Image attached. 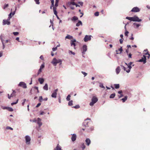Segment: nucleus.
I'll return each instance as SVG.
<instances>
[{"instance_id": "nucleus-1", "label": "nucleus", "mask_w": 150, "mask_h": 150, "mask_svg": "<svg viewBox=\"0 0 150 150\" xmlns=\"http://www.w3.org/2000/svg\"><path fill=\"white\" fill-rule=\"evenodd\" d=\"M91 119L88 118H87L86 120H85L83 123V125L85 127H89L92 122L91 121Z\"/></svg>"}, {"instance_id": "nucleus-2", "label": "nucleus", "mask_w": 150, "mask_h": 150, "mask_svg": "<svg viewBox=\"0 0 150 150\" xmlns=\"http://www.w3.org/2000/svg\"><path fill=\"white\" fill-rule=\"evenodd\" d=\"M98 100V98L96 96H93L91 99V102L90 103V105L91 106H93Z\"/></svg>"}, {"instance_id": "nucleus-3", "label": "nucleus", "mask_w": 150, "mask_h": 150, "mask_svg": "<svg viewBox=\"0 0 150 150\" xmlns=\"http://www.w3.org/2000/svg\"><path fill=\"white\" fill-rule=\"evenodd\" d=\"M51 63L54 66H56L57 64L59 63H60V64L62 63V61L61 59H57L56 58H54L53 60H52Z\"/></svg>"}, {"instance_id": "nucleus-4", "label": "nucleus", "mask_w": 150, "mask_h": 150, "mask_svg": "<svg viewBox=\"0 0 150 150\" xmlns=\"http://www.w3.org/2000/svg\"><path fill=\"white\" fill-rule=\"evenodd\" d=\"M25 143L27 145H30V144L31 138L28 135H26L25 137Z\"/></svg>"}, {"instance_id": "nucleus-5", "label": "nucleus", "mask_w": 150, "mask_h": 150, "mask_svg": "<svg viewBox=\"0 0 150 150\" xmlns=\"http://www.w3.org/2000/svg\"><path fill=\"white\" fill-rule=\"evenodd\" d=\"M91 35H86L84 38V40L85 42H87L88 41L90 40L91 39Z\"/></svg>"}, {"instance_id": "nucleus-6", "label": "nucleus", "mask_w": 150, "mask_h": 150, "mask_svg": "<svg viewBox=\"0 0 150 150\" xmlns=\"http://www.w3.org/2000/svg\"><path fill=\"white\" fill-rule=\"evenodd\" d=\"M4 35L2 34H1V35H0V39L1 40V42L2 43V45H3V49H4L5 47V45L4 44V40L3 39V38H4Z\"/></svg>"}, {"instance_id": "nucleus-7", "label": "nucleus", "mask_w": 150, "mask_h": 150, "mask_svg": "<svg viewBox=\"0 0 150 150\" xmlns=\"http://www.w3.org/2000/svg\"><path fill=\"white\" fill-rule=\"evenodd\" d=\"M133 21L139 22L142 21L141 19H139V18L136 16H134L133 17Z\"/></svg>"}, {"instance_id": "nucleus-8", "label": "nucleus", "mask_w": 150, "mask_h": 150, "mask_svg": "<svg viewBox=\"0 0 150 150\" xmlns=\"http://www.w3.org/2000/svg\"><path fill=\"white\" fill-rule=\"evenodd\" d=\"M58 91V89H55L54 90L53 92L52 93V95L51 96L52 98H56L57 97V91Z\"/></svg>"}, {"instance_id": "nucleus-9", "label": "nucleus", "mask_w": 150, "mask_h": 150, "mask_svg": "<svg viewBox=\"0 0 150 150\" xmlns=\"http://www.w3.org/2000/svg\"><path fill=\"white\" fill-rule=\"evenodd\" d=\"M87 50V46L86 45H83L82 50V53L83 54H85V53L86 52Z\"/></svg>"}, {"instance_id": "nucleus-10", "label": "nucleus", "mask_w": 150, "mask_h": 150, "mask_svg": "<svg viewBox=\"0 0 150 150\" xmlns=\"http://www.w3.org/2000/svg\"><path fill=\"white\" fill-rule=\"evenodd\" d=\"M18 86L22 87L24 88H27L26 85L24 82H21L18 85Z\"/></svg>"}, {"instance_id": "nucleus-11", "label": "nucleus", "mask_w": 150, "mask_h": 150, "mask_svg": "<svg viewBox=\"0 0 150 150\" xmlns=\"http://www.w3.org/2000/svg\"><path fill=\"white\" fill-rule=\"evenodd\" d=\"M139 62H143L144 64H145L146 62V57L145 55H143V57L142 58L139 59L138 61Z\"/></svg>"}, {"instance_id": "nucleus-12", "label": "nucleus", "mask_w": 150, "mask_h": 150, "mask_svg": "<svg viewBox=\"0 0 150 150\" xmlns=\"http://www.w3.org/2000/svg\"><path fill=\"white\" fill-rule=\"evenodd\" d=\"M10 19H7L6 20H3V25H5L6 24L9 25L10 24V22L9 21Z\"/></svg>"}, {"instance_id": "nucleus-13", "label": "nucleus", "mask_w": 150, "mask_h": 150, "mask_svg": "<svg viewBox=\"0 0 150 150\" xmlns=\"http://www.w3.org/2000/svg\"><path fill=\"white\" fill-rule=\"evenodd\" d=\"M41 119L38 118L37 119V123L38 124L39 127H40L42 125V123L41 122Z\"/></svg>"}, {"instance_id": "nucleus-14", "label": "nucleus", "mask_w": 150, "mask_h": 150, "mask_svg": "<svg viewBox=\"0 0 150 150\" xmlns=\"http://www.w3.org/2000/svg\"><path fill=\"white\" fill-rule=\"evenodd\" d=\"M139 9L137 7H134L131 11L134 12H139Z\"/></svg>"}, {"instance_id": "nucleus-15", "label": "nucleus", "mask_w": 150, "mask_h": 150, "mask_svg": "<svg viewBox=\"0 0 150 150\" xmlns=\"http://www.w3.org/2000/svg\"><path fill=\"white\" fill-rule=\"evenodd\" d=\"M76 136L75 134H72V136L71 137V139L73 142L75 141L76 139Z\"/></svg>"}, {"instance_id": "nucleus-16", "label": "nucleus", "mask_w": 150, "mask_h": 150, "mask_svg": "<svg viewBox=\"0 0 150 150\" xmlns=\"http://www.w3.org/2000/svg\"><path fill=\"white\" fill-rule=\"evenodd\" d=\"M85 142L88 146H89L91 143V141L89 138H87L85 140Z\"/></svg>"}, {"instance_id": "nucleus-17", "label": "nucleus", "mask_w": 150, "mask_h": 150, "mask_svg": "<svg viewBox=\"0 0 150 150\" xmlns=\"http://www.w3.org/2000/svg\"><path fill=\"white\" fill-rule=\"evenodd\" d=\"M76 41L75 39H74L73 40H71V46H74L75 47L76 46V44L75 42H76Z\"/></svg>"}, {"instance_id": "nucleus-18", "label": "nucleus", "mask_w": 150, "mask_h": 150, "mask_svg": "<svg viewBox=\"0 0 150 150\" xmlns=\"http://www.w3.org/2000/svg\"><path fill=\"white\" fill-rule=\"evenodd\" d=\"M38 80L41 84H42L44 81V79L43 78H39L38 79Z\"/></svg>"}, {"instance_id": "nucleus-19", "label": "nucleus", "mask_w": 150, "mask_h": 150, "mask_svg": "<svg viewBox=\"0 0 150 150\" xmlns=\"http://www.w3.org/2000/svg\"><path fill=\"white\" fill-rule=\"evenodd\" d=\"M120 67H118L116 69V71L117 74H118L120 73Z\"/></svg>"}, {"instance_id": "nucleus-20", "label": "nucleus", "mask_w": 150, "mask_h": 150, "mask_svg": "<svg viewBox=\"0 0 150 150\" xmlns=\"http://www.w3.org/2000/svg\"><path fill=\"white\" fill-rule=\"evenodd\" d=\"M132 67V65L128 66L127 68L128 69L127 70V71H126V72L127 73H129L130 72V70L131 69Z\"/></svg>"}, {"instance_id": "nucleus-21", "label": "nucleus", "mask_w": 150, "mask_h": 150, "mask_svg": "<svg viewBox=\"0 0 150 150\" xmlns=\"http://www.w3.org/2000/svg\"><path fill=\"white\" fill-rule=\"evenodd\" d=\"M16 93L15 91L14 90H13V93L10 96V97H9V98L10 99L12 97H13L14 96H15V93Z\"/></svg>"}, {"instance_id": "nucleus-22", "label": "nucleus", "mask_w": 150, "mask_h": 150, "mask_svg": "<svg viewBox=\"0 0 150 150\" xmlns=\"http://www.w3.org/2000/svg\"><path fill=\"white\" fill-rule=\"evenodd\" d=\"M78 19V18L77 17L74 16L71 18V20L73 21H74L77 20Z\"/></svg>"}, {"instance_id": "nucleus-23", "label": "nucleus", "mask_w": 150, "mask_h": 150, "mask_svg": "<svg viewBox=\"0 0 150 150\" xmlns=\"http://www.w3.org/2000/svg\"><path fill=\"white\" fill-rule=\"evenodd\" d=\"M80 25H82V23L81 21H79L78 22L76 23V25L77 26H79Z\"/></svg>"}, {"instance_id": "nucleus-24", "label": "nucleus", "mask_w": 150, "mask_h": 150, "mask_svg": "<svg viewBox=\"0 0 150 150\" xmlns=\"http://www.w3.org/2000/svg\"><path fill=\"white\" fill-rule=\"evenodd\" d=\"M61 147L59 145V144H58L56 147L54 149V150H61Z\"/></svg>"}, {"instance_id": "nucleus-25", "label": "nucleus", "mask_w": 150, "mask_h": 150, "mask_svg": "<svg viewBox=\"0 0 150 150\" xmlns=\"http://www.w3.org/2000/svg\"><path fill=\"white\" fill-rule=\"evenodd\" d=\"M43 88L44 90H45L47 91L48 90V85L47 83H46L45 84V85L43 87Z\"/></svg>"}, {"instance_id": "nucleus-26", "label": "nucleus", "mask_w": 150, "mask_h": 150, "mask_svg": "<svg viewBox=\"0 0 150 150\" xmlns=\"http://www.w3.org/2000/svg\"><path fill=\"white\" fill-rule=\"evenodd\" d=\"M94 129V127L93 126L90 127L87 129V131L88 132H90L93 130Z\"/></svg>"}, {"instance_id": "nucleus-27", "label": "nucleus", "mask_w": 150, "mask_h": 150, "mask_svg": "<svg viewBox=\"0 0 150 150\" xmlns=\"http://www.w3.org/2000/svg\"><path fill=\"white\" fill-rule=\"evenodd\" d=\"M73 38V37L69 35H67L65 37L66 39H71Z\"/></svg>"}, {"instance_id": "nucleus-28", "label": "nucleus", "mask_w": 150, "mask_h": 150, "mask_svg": "<svg viewBox=\"0 0 150 150\" xmlns=\"http://www.w3.org/2000/svg\"><path fill=\"white\" fill-rule=\"evenodd\" d=\"M81 147L82 148V150H84L86 146L84 143H82L81 144Z\"/></svg>"}, {"instance_id": "nucleus-29", "label": "nucleus", "mask_w": 150, "mask_h": 150, "mask_svg": "<svg viewBox=\"0 0 150 150\" xmlns=\"http://www.w3.org/2000/svg\"><path fill=\"white\" fill-rule=\"evenodd\" d=\"M127 96H125L124 98L121 99V100L123 102H124L126 100H127Z\"/></svg>"}, {"instance_id": "nucleus-30", "label": "nucleus", "mask_w": 150, "mask_h": 150, "mask_svg": "<svg viewBox=\"0 0 150 150\" xmlns=\"http://www.w3.org/2000/svg\"><path fill=\"white\" fill-rule=\"evenodd\" d=\"M118 50L119 51H120V53H118V52H117L116 53V54H121L122 52V51H123V50L122 49V47H121L119 49H118Z\"/></svg>"}, {"instance_id": "nucleus-31", "label": "nucleus", "mask_w": 150, "mask_h": 150, "mask_svg": "<svg viewBox=\"0 0 150 150\" xmlns=\"http://www.w3.org/2000/svg\"><path fill=\"white\" fill-rule=\"evenodd\" d=\"M53 10L54 11V14L56 15L57 16V12L56 10V8L55 7H53Z\"/></svg>"}, {"instance_id": "nucleus-32", "label": "nucleus", "mask_w": 150, "mask_h": 150, "mask_svg": "<svg viewBox=\"0 0 150 150\" xmlns=\"http://www.w3.org/2000/svg\"><path fill=\"white\" fill-rule=\"evenodd\" d=\"M126 18L131 21H133V17H127Z\"/></svg>"}, {"instance_id": "nucleus-33", "label": "nucleus", "mask_w": 150, "mask_h": 150, "mask_svg": "<svg viewBox=\"0 0 150 150\" xmlns=\"http://www.w3.org/2000/svg\"><path fill=\"white\" fill-rule=\"evenodd\" d=\"M114 86L116 89L119 88L120 87L119 84H115Z\"/></svg>"}, {"instance_id": "nucleus-34", "label": "nucleus", "mask_w": 150, "mask_h": 150, "mask_svg": "<svg viewBox=\"0 0 150 150\" xmlns=\"http://www.w3.org/2000/svg\"><path fill=\"white\" fill-rule=\"evenodd\" d=\"M115 93H113L112 94H111L110 97V98H113L115 96Z\"/></svg>"}, {"instance_id": "nucleus-35", "label": "nucleus", "mask_w": 150, "mask_h": 150, "mask_svg": "<svg viewBox=\"0 0 150 150\" xmlns=\"http://www.w3.org/2000/svg\"><path fill=\"white\" fill-rule=\"evenodd\" d=\"M121 66L122 69L124 70L126 72V71H127V69L126 68L123 66L121 65Z\"/></svg>"}, {"instance_id": "nucleus-36", "label": "nucleus", "mask_w": 150, "mask_h": 150, "mask_svg": "<svg viewBox=\"0 0 150 150\" xmlns=\"http://www.w3.org/2000/svg\"><path fill=\"white\" fill-rule=\"evenodd\" d=\"M71 96L70 95H68L66 98V100L67 101H69L70 100Z\"/></svg>"}, {"instance_id": "nucleus-37", "label": "nucleus", "mask_w": 150, "mask_h": 150, "mask_svg": "<svg viewBox=\"0 0 150 150\" xmlns=\"http://www.w3.org/2000/svg\"><path fill=\"white\" fill-rule=\"evenodd\" d=\"M18 99L16 102H13L11 103V105L13 106V105L16 104L18 102Z\"/></svg>"}, {"instance_id": "nucleus-38", "label": "nucleus", "mask_w": 150, "mask_h": 150, "mask_svg": "<svg viewBox=\"0 0 150 150\" xmlns=\"http://www.w3.org/2000/svg\"><path fill=\"white\" fill-rule=\"evenodd\" d=\"M68 105L69 106H71L73 105V101L71 100L68 103Z\"/></svg>"}, {"instance_id": "nucleus-39", "label": "nucleus", "mask_w": 150, "mask_h": 150, "mask_svg": "<svg viewBox=\"0 0 150 150\" xmlns=\"http://www.w3.org/2000/svg\"><path fill=\"white\" fill-rule=\"evenodd\" d=\"M8 110L10 112H12L13 111V109L11 107H8Z\"/></svg>"}, {"instance_id": "nucleus-40", "label": "nucleus", "mask_w": 150, "mask_h": 150, "mask_svg": "<svg viewBox=\"0 0 150 150\" xmlns=\"http://www.w3.org/2000/svg\"><path fill=\"white\" fill-rule=\"evenodd\" d=\"M133 25H136L137 28H138L140 26V25L137 24L136 23H134Z\"/></svg>"}, {"instance_id": "nucleus-41", "label": "nucleus", "mask_w": 150, "mask_h": 150, "mask_svg": "<svg viewBox=\"0 0 150 150\" xmlns=\"http://www.w3.org/2000/svg\"><path fill=\"white\" fill-rule=\"evenodd\" d=\"M79 107L80 106L79 105H76V106L72 107V108H74L75 109L79 108Z\"/></svg>"}, {"instance_id": "nucleus-42", "label": "nucleus", "mask_w": 150, "mask_h": 150, "mask_svg": "<svg viewBox=\"0 0 150 150\" xmlns=\"http://www.w3.org/2000/svg\"><path fill=\"white\" fill-rule=\"evenodd\" d=\"M42 100H43V99L42 98V96H40L39 98V101L40 102H42Z\"/></svg>"}, {"instance_id": "nucleus-43", "label": "nucleus", "mask_w": 150, "mask_h": 150, "mask_svg": "<svg viewBox=\"0 0 150 150\" xmlns=\"http://www.w3.org/2000/svg\"><path fill=\"white\" fill-rule=\"evenodd\" d=\"M11 15H12V12H11L8 15V19H10L12 17Z\"/></svg>"}, {"instance_id": "nucleus-44", "label": "nucleus", "mask_w": 150, "mask_h": 150, "mask_svg": "<svg viewBox=\"0 0 150 150\" xmlns=\"http://www.w3.org/2000/svg\"><path fill=\"white\" fill-rule=\"evenodd\" d=\"M69 54H72L74 55H75V53L74 52H72V51L71 50H69Z\"/></svg>"}, {"instance_id": "nucleus-45", "label": "nucleus", "mask_w": 150, "mask_h": 150, "mask_svg": "<svg viewBox=\"0 0 150 150\" xmlns=\"http://www.w3.org/2000/svg\"><path fill=\"white\" fill-rule=\"evenodd\" d=\"M99 13L98 12H96L94 13V15L95 16H99Z\"/></svg>"}, {"instance_id": "nucleus-46", "label": "nucleus", "mask_w": 150, "mask_h": 150, "mask_svg": "<svg viewBox=\"0 0 150 150\" xmlns=\"http://www.w3.org/2000/svg\"><path fill=\"white\" fill-rule=\"evenodd\" d=\"M81 73L84 75V77L86 76L87 75V73L83 71H81Z\"/></svg>"}, {"instance_id": "nucleus-47", "label": "nucleus", "mask_w": 150, "mask_h": 150, "mask_svg": "<svg viewBox=\"0 0 150 150\" xmlns=\"http://www.w3.org/2000/svg\"><path fill=\"white\" fill-rule=\"evenodd\" d=\"M8 4H5V5H4V6L3 9H5L6 8L8 7Z\"/></svg>"}, {"instance_id": "nucleus-48", "label": "nucleus", "mask_w": 150, "mask_h": 150, "mask_svg": "<svg viewBox=\"0 0 150 150\" xmlns=\"http://www.w3.org/2000/svg\"><path fill=\"white\" fill-rule=\"evenodd\" d=\"M100 87L101 88H105V87L103 85V84H102V83L100 84Z\"/></svg>"}, {"instance_id": "nucleus-49", "label": "nucleus", "mask_w": 150, "mask_h": 150, "mask_svg": "<svg viewBox=\"0 0 150 150\" xmlns=\"http://www.w3.org/2000/svg\"><path fill=\"white\" fill-rule=\"evenodd\" d=\"M13 33L14 35L16 36L17 35L19 34V33L18 32H13Z\"/></svg>"}, {"instance_id": "nucleus-50", "label": "nucleus", "mask_w": 150, "mask_h": 150, "mask_svg": "<svg viewBox=\"0 0 150 150\" xmlns=\"http://www.w3.org/2000/svg\"><path fill=\"white\" fill-rule=\"evenodd\" d=\"M36 4H39L40 3L39 0H34Z\"/></svg>"}, {"instance_id": "nucleus-51", "label": "nucleus", "mask_w": 150, "mask_h": 150, "mask_svg": "<svg viewBox=\"0 0 150 150\" xmlns=\"http://www.w3.org/2000/svg\"><path fill=\"white\" fill-rule=\"evenodd\" d=\"M6 129H11V130H13V128H11V127H6Z\"/></svg>"}, {"instance_id": "nucleus-52", "label": "nucleus", "mask_w": 150, "mask_h": 150, "mask_svg": "<svg viewBox=\"0 0 150 150\" xmlns=\"http://www.w3.org/2000/svg\"><path fill=\"white\" fill-rule=\"evenodd\" d=\"M44 65L43 64H42L40 66V69H42L44 67Z\"/></svg>"}, {"instance_id": "nucleus-53", "label": "nucleus", "mask_w": 150, "mask_h": 150, "mask_svg": "<svg viewBox=\"0 0 150 150\" xmlns=\"http://www.w3.org/2000/svg\"><path fill=\"white\" fill-rule=\"evenodd\" d=\"M71 4L73 5H76V4L74 2V1H71Z\"/></svg>"}, {"instance_id": "nucleus-54", "label": "nucleus", "mask_w": 150, "mask_h": 150, "mask_svg": "<svg viewBox=\"0 0 150 150\" xmlns=\"http://www.w3.org/2000/svg\"><path fill=\"white\" fill-rule=\"evenodd\" d=\"M132 63H133L132 62H130L128 64V66L132 65V67H133L134 66V64L132 65Z\"/></svg>"}, {"instance_id": "nucleus-55", "label": "nucleus", "mask_w": 150, "mask_h": 150, "mask_svg": "<svg viewBox=\"0 0 150 150\" xmlns=\"http://www.w3.org/2000/svg\"><path fill=\"white\" fill-rule=\"evenodd\" d=\"M57 50V47H53L52 48V50L53 51H55Z\"/></svg>"}, {"instance_id": "nucleus-56", "label": "nucleus", "mask_w": 150, "mask_h": 150, "mask_svg": "<svg viewBox=\"0 0 150 150\" xmlns=\"http://www.w3.org/2000/svg\"><path fill=\"white\" fill-rule=\"evenodd\" d=\"M128 33H129V32L128 31H127V30H126V31L125 33V35L126 36H127Z\"/></svg>"}, {"instance_id": "nucleus-57", "label": "nucleus", "mask_w": 150, "mask_h": 150, "mask_svg": "<svg viewBox=\"0 0 150 150\" xmlns=\"http://www.w3.org/2000/svg\"><path fill=\"white\" fill-rule=\"evenodd\" d=\"M51 1L52 3L51 6H54V0H51Z\"/></svg>"}, {"instance_id": "nucleus-58", "label": "nucleus", "mask_w": 150, "mask_h": 150, "mask_svg": "<svg viewBox=\"0 0 150 150\" xmlns=\"http://www.w3.org/2000/svg\"><path fill=\"white\" fill-rule=\"evenodd\" d=\"M16 7L15 11L12 12V16H13L15 14V11H16Z\"/></svg>"}, {"instance_id": "nucleus-59", "label": "nucleus", "mask_w": 150, "mask_h": 150, "mask_svg": "<svg viewBox=\"0 0 150 150\" xmlns=\"http://www.w3.org/2000/svg\"><path fill=\"white\" fill-rule=\"evenodd\" d=\"M78 3L80 4L82 6H83V3L82 2L79 1L78 2Z\"/></svg>"}, {"instance_id": "nucleus-60", "label": "nucleus", "mask_w": 150, "mask_h": 150, "mask_svg": "<svg viewBox=\"0 0 150 150\" xmlns=\"http://www.w3.org/2000/svg\"><path fill=\"white\" fill-rule=\"evenodd\" d=\"M128 55V57L129 58H131L132 54L131 53H129V54H127Z\"/></svg>"}, {"instance_id": "nucleus-61", "label": "nucleus", "mask_w": 150, "mask_h": 150, "mask_svg": "<svg viewBox=\"0 0 150 150\" xmlns=\"http://www.w3.org/2000/svg\"><path fill=\"white\" fill-rule=\"evenodd\" d=\"M26 100V99H24V100H23V102L22 103V105L23 106L24 105L25 103V102Z\"/></svg>"}, {"instance_id": "nucleus-62", "label": "nucleus", "mask_w": 150, "mask_h": 150, "mask_svg": "<svg viewBox=\"0 0 150 150\" xmlns=\"http://www.w3.org/2000/svg\"><path fill=\"white\" fill-rule=\"evenodd\" d=\"M41 104L40 103H38V104L36 106V108L40 106V105Z\"/></svg>"}, {"instance_id": "nucleus-63", "label": "nucleus", "mask_w": 150, "mask_h": 150, "mask_svg": "<svg viewBox=\"0 0 150 150\" xmlns=\"http://www.w3.org/2000/svg\"><path fill=\"white\" fill-rule=\"evenodd\" d=\"M8 107H3V109L4 110L6 109V110H8Z\"/></svg>"}, {"instance_id": "nucleus-64", "label": "nucleus", "mask_w": 150, "mask_h": 150, "mask_svg": "<svg viewBox=\"0 0 150 150\" xmlns=\"http://www.w3.org/2000/svg\"><path fill=\"white\" fill-rule=\"evenodd\" d=\"M123 39H120V43L121 44H122V42H123Z\"/></svg>"}]
</instances>
